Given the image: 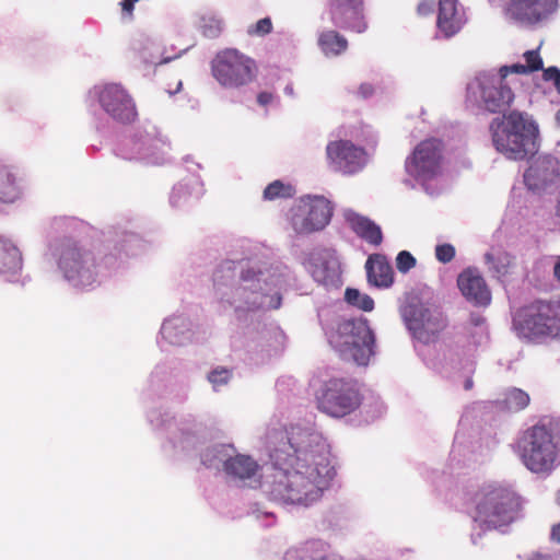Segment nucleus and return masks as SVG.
I'll list each match as a JSON object with an SVG mask.
<instances>
[{
    "label": "nucleus",
    "instance_id": "a211bd4d",
    "mask_svg": "<svg viewBox=\"0 0 560 560\" xmlns=\"http://www.w3.org/2000/svg\"><path fill=\"white\" fill-rule=\"evenodd\" d=\"M560 179V162L549 155H539L524 174L528 189L540 192L557 184Z\"/></svg>",
    "mask_w": 560,
    "mask_h": 560
},
{
    "label": "nucleus",
    "instance_id": "4468645a",
    "mask_svg": "<svg viewBox=\"0 0 560 560\" xmlns=\"http://www.w3.org/2000/svg\"><path fill=\"white\" fill-rule=\"evenodd\" d=\"M441 161V141L436 139L424 140L407 158L405 168L409 176L420 183H425L440 174Z\"/></svg>",
    "mask_w": 560,
    "mask_h": 560
},
{
    "label": "nucleus",
    "instance_id": "c756f323",
    "mask_svg": "<svg viewBox=\"0 0 560 560\" xmlns=\"http://www.w3.org/2000/svg\"><path fill=\"white\" fill-rule=\"evenodd\" d=\"M485 260L493 276L500 278L509 272L513 257L503 250H492L485 255Z\"/></svg>",
    "mask_w": 560,
    "mask_h": 560
},
{
    "label": "nucleus",
    "instance_id": "e433bc0d",
    "mask_svg": "<svg viewBox=\"0 0 560 560\" xmlns=\"http://www.w3.org/2000/svg\"><path fill=\"white\" fill-rule=\"evenodd\" d=\"M272 31V23L269 18H264L255 24L248 26L247 33L249 35L265 36Z\"/></svg>",
    "mask_w": 560,
    "mask_h": 560
},
{
    "label": "nucleus",
    "instance_id": "9d476101",
    "mask_svg": "<svg viewBox=\"0 0 560 560\" xmlns=\"http://www.w3.org/2000/svg\"><path fill=\"white\" fill-rule=\"evenodd\" d=\"M399 312L412 337L423 343L433 342L446 327L442 312L416 295L407 298Z\"/></svg>",
    "mask_w": 560,
    "mask_h": 560
},
{
    "label": "nucleus",
    "instance_id": "58836bf2",
    "mask_svg": "<svg viewBox=\"0 0 560 560\" xmlns=\"http://www.w3.org/2000/svg\"><path fill=\"white\" fill-rule=\"evenodd\" d=\"M436 259L443 264L450 262L455 256V248L451 244H442L435 247Z\"/></svg>",
    "mask_w": 560,
    "mask_h": 560
},
{
    "label": "nucleus",
    "instance_id": "f8f14e48",
    "mask_svg": "<svg viewBox=\"0 0 560 560\" xmlns=\"http://www.w3.org/2000/svg\"><path fill=\"white\" fill-rule=\"evenodd\" d=\"M329 201L323 196H305L291 210V226L298 234L324 229L331 218Z\"/></svg>",
    "mask_w": 560,
    "mask_h": 560
},
{
    "label": "nucleus",
    "instance_id": "f257e3e1",
    "mask_svg": "<svg viewBox=\"0 0 560 560\" xmlns=\"http://www.w3.org/2000/svg\"><path fill=\"white\" fill-rule=\"evenodd\" d=\"M266 448L271 462L261 490L283 505L310 506L317 502L336 475L329 445L311 425L270 428Z\"/></svg>",
    "mask_w": 560,
    "mask_h": 560
},
{
    "label": "nucleus",
    "instance_id": "49530a36",
    "mask_svg": "<svg viewBox=\"0 0 560 560\" xmlns=\"http://www.w3.org/2000/svg\"><path fill=\"white\" fill-rule=\"evenodd\" d=\"M527 560H551L548 556L533 555Z\"/></svg>",
    "mask_w": 560,
    "mask_h": 560
},
{
    "label": "nucleus",
    "instance_id": "412c9836",
    "mask_svg": "<svg viewBox=\"0 0 560 560\" xmlns=\"http://www.w3.org/2000/svg\"><path fill=\"white\" fill-rule=\"evenodd\" d=\"M457 285L467 301L486 306L491 301V293L481 273L475 268H467L458 275Z\"/></svg>",
    "mask_w": 560,
    "mask_h": 560
},
{
    "label": "nucleus",
    "instance_id": "5fc2aeb1",
    "mask_svg": "<svg viewBox=\"0 0 560 560\" xmlns=\"http://www.w3.org/2000/svg\"><path fill=\"white\" fill-rule=\"evenodd\" d=\"M226 447H228L232 453H234V448H233V446H232V445H228Z\"/></svg>",
    "mask_w": 560,
    "mask_h": 560
},
{
    "label": "nucleus",
    "instance_id": "dca6fc26",
    "mask_svg": "<svg viewBox=\"0 0 560 560\" xmlns=\"http://www.w3.org/2000/svg\"><path fill=\"white\" fill-rule=\"evenodd\" d=\"M330 167L342 174H354L366 164L365 151L348 140L331 141L326 148Z\"/></svg>",
    "mask_w": 560,
    "mask_h": 560
},
{
    "label": "nucleus",
    "instance_id": "ddd939ff",
    "mask_svg": "<svg viewBox=\"0 0 560 560\" xmlns=\"http://www.w3.org/2000/svg\"><path fill=\"white\" fill-rule=\"evenodd\" d=\"M255 63L236 49L218 52L212 74L220 84L236 88L249 83L254 79Z\"/></svg>",
    "mask_w": 560,
    "mask_h": 560
},
{
    "label": "nucleus",
    "instance_id": "f704fd0d",
    "mask_svg": "<svg viewBox=\"0 0 560 560\" xmlns=\"http://www.w3.org/2000/svg\"><path fill=\"white\" fill-rule=\"evenodd\" d=\"M292 195V187L284 185L280 180H275L269 184L264 190V198L266 200H275L277 198H285Z\"/></svg>",
    "mask_w": 560,
    "mask_h": 560
},
{
    "label": "nucleus",
    "instance_id": "20e7f679",
    "mask_svg": "<svg viewBox=\"0 0 560 560\" xmlns=\"http://www.w3.org/2000/svg\"><path fill=\"white\" fill-rule=\"evenodd\" d=\"M490 130L497 151L510 160H524L537 151L538 126L526 114L511 112L495 118Z\"/></svg>",
    "mask_w": 560,
    "mask_h": 560
},
{
    "label": "nucleus",
    "instance_id": "f3484780",
    "mask_svg": "<svg viewBox=\"0 0 560 560\" xmlns=\"http://www.w3.org/2000/svg\"><path fill=\"white\" fill-rule=\"evenodd\" d=\"M558 0H510L506 16L523 25L548 20L558 10Z\"/></svg>",
    "mask_w": 560,
    "mask_h": 560
},
{
    "label": "nucleus",
    "instance_id": "473e14b6",
    "mask_svg": "<svg viewBox=\"0 0 560 560\" xmlns=\"http://www.w3.org/2000/svg\"><path fill=\"white\" fill-rule=\"evenodd\" d=\"M345 300L352 306L364 312H371L374 308V301L368 294L361 293L357 289L348 288L345 293Z\"/></svg>",
    "mask_w": 560,
    "mask_h": 560
},
{
    "label": "nucleus",
    "instance_id": "a18cd8bd",
    "mask_svg": "<svg viewBox=\"0 0 560 560\" xmlns=\"http://www.w3.org/2000/svg\"><path fill=\"white\" fill-rule=\"evenodd\" d=\"M553 276L560 282V256L557 258L553 266Z\"/></svg>",
    "mask_w": 560,
    "mask_h": 560
},
{
    "label": "nucleus",
    "instance_id": "393cba45",
    "mask_svg": "<svg viewBox=\"0 0 560 560\" xmlns=\"http://www.w3.org/2000/svg\"><path fill=\"white\" fill-rule=\"evenodd\" d=\"M365 269L370 284L377 288H389L393 284V268L384 256L378 254L370 256Z\"/></svg>",
    "mask_w": 560,
    "mask_h": 560
},
{
    "label": "nucleus",
    "instance_id": "72a5a7b5",
    "mask_svg": "<svg viewBox=\"0 0 560 560\" xmlns=\"http://www.w3.org/2000/svg\"><path fill=\"white\" fill-rule=\"evenodd\" d=\"M504 404L509 410L518 411L529 404V396L520 388H511L505 394Z\"/></svg>",
    "mask_w": 560,
    "mask_h": 560
},
{
    "label": "nucleus",
    "instance_id": "6e6d98bb",
    "mask_svg": "<svg viewBox=\"0 0 560 560\" xmlns=\"http://www.w3.org/2000/svg\"><path fill=\"white\" fill-rule=\"evenodd\" d=\"M211 28H212V30L214 28V25H213V24L211 25Z\"/></svg>",
    "mask_w": 560,
    "mask_h": 560
},
{
    "label": "nucleus",
    "instance_id": "7ed1b4c3",
    "mask_svg": "<svg viewBox=\"0 0 560 560\" xmlns=\"http://www.w3.org/2000/svg\"><path fill=\"white\" fill-rule=\"evenodd\" d=\"M290 270L281 262H259L241 275L242 295L249 310H276L281 305L280 291L287 287Z\"/></svg>",
    "mask_w": 560,
    "mask_h": 560
},
{
    "label": "nucleus",
    "instance_id": "c03bdc74",
    "mask_svg": "<svg viewBox=\"0 0 560 560\" xmlns=\"http://www.w3.org/2000/svg\"><path fill=\"white\" fill-rule=\"evenodd\" d=\"M550 538L560 544V523L552 526Z\"/></svg>",
    "mask_w": 560,
    "mask_h": 560
},
{
    "label": "nucleus",
    "instance_id": "39448f33",
    "mask_svg": "<svg viewBox=\"0 0 560 560\" xmlns=\"http://www.w3.org/2000/svg\"><path fill=\"white\" fill-rule=\"evenodd\" d=\"M510 68L503 66L499 72H480L466 86V106L489 113H503L512 104L514 93L506 81Z\"/></svg>",
    "mask_w": 560,
    "mask_h": 560
},
{
    "label": "nucleus",
    "instance_id": "3c124183",
    "mask_svg": "<svg viewBox=\"0 0 560 560\" xmlns=\"http://www.w3.org/2000/svg\"><path fill=\"white\" fill-rule=\"evenodd\" d=\"M555 119H556L557 125L560 127V108L557 110Z\"/></svg>",
    "mask_w": 560,
    "mask_h": 560
},
{
    "label": "nucleus",
    "instance_id": "c9c22d12",
    "mask_svg": "<svg viewBox=\"0 0 560 560\" xmlns=\"http://www.w3.org/2000/svg\"><path fill=\"white\" fill-rule=\"evenodd\" d=\"M470 324L474 326V331H471V336L474 338H477L475 342L482 343V341L487 338V327L485 324V318L480 315L472 314L470 316Z\"/></svg>",
    "mask_w": 560,
    "mask_h": 560
},
{
    "label": "nucleus",
    "instance_id": "de8ad7c7",
    "mask_svg": "<svg viewBox=\"0 0 560 560\" xmlns=\"http://www.w3.org/2000/svg\"><path fill=\"white\" fill-rule=\"evenodd\" d=\"M472 386H474V382H472V380H471L470 377H467V378L465 380V382H464V388H465L466 390H469V389H471V388H472Z\"/></svg>",
    "mask_w": 560,
    "mask_h": 560
},
{
    "label": "nucleus",
    "instance_id": "bb28decb",
    "mask_svg": "<svg viewBox=\"0 0 560 560\" xmlns=\"http://www.w3.org/2000/svg\"><path fill=\"white\" fill-rule=\"evenodd\" d=\"M22 196V178L12 165L0 160V201L14 202Z\"/></svg>",
    "mask_w": 560,
    "mask_h": 560
},
{
    "label": "nucleus",
    "instance_id": "9b49d317",
    "mask_svg": "<svg viewBox=\"0 0 560 560\" xmlns=\"http://www.w3.org/2000/svg\"><path fill=\"white\" fill-rule=\"evenodd\" d=\"M315 398L323 412L337 418L351 413L361 404L355 384L337 377L324 381L315 390Z\"/></svg>",
    "mask_w": 560,
    "mask_h": 560
},
{
    "label": "nucleus",
    "instance_id": "603ef678",
    "mask_svg": "<svg viewBox=\"0 0 560 560\" xmlns=\"http://www.w3.org/2000/svg\"><path fill=\"white\" fill-rule=\"evenodd\" d=\"M215 23H217L218 32H221V30H222L221 21H215Z\"/></svg>",
    "mask_w": 560,
    "mask_h": 560
},
{
    "label": "nucleus",
    "instance_id": "423d86ee",
    "mask_svg": "<svg viewBox=\"0 0 560 560\" xmlns=\"http://www.w3.org/2000/svg\"><path fill=\"white\" fill-rule=\"evenodd\" d=\"M330 346L346 361L368 365L375 354V337L365 319H341L328 335Z\"/></svg>",
    "mask_w": 560,
    "mask_h": 560
},
{
    "label": "nucleus",
    "instance_id": "aec40b11",
    "mask_svg": "<svg viewBox=\"0 0 560 560\" xmlns=\"http://www.w3.org/2000/svg\"><path fill=\"white\" fill-rule=\"evenodd\" d=\"M330 14L334 25L362 33L366 23L362 15L361 0H331Z\"/></svg>",
    "mask_w": 560,
    "mask_h": 560
},
{
    "label": "nucleus",
    "instance_id": "37998d69",
    "mask_svg": "<svg viewBox=\"0 0 560 560\" xmlns=\"http://www.w3.org/2000/svg\"><path fill=\"white\" fill-rule=\"evenodd\" d=\"M273 100V95L269 92H261L257 96V102L261 106H266Z\"/></svg>",
    "mask_w": 560,
    "mask_h": 560
},
{
    "label": "nucleus",
    "instance_id": "a19ab883",
    "mask_svg": "<svg viewBox=\"0 0 560 560\" xmlns=\"http://www.w3.org/2000/svg\"><path fill=\"white\" fill-rule=\"evenodd\" d=\"M231 377V373L226 369H215L212 370V387H215L218 385H224L229 382Z\"/></svg>",
    "mask_w": 560,
    "mask_h": 560
},
{
    "label": "nucleus",
    "instance_id": "2eb2a0df",
    "mask_svg": "<svg viewBox=\"0 0 560 560\" xmlns=\"http://www.w3.org/2000/svg\"><path fill=\"white\" fill-rule=\"evenodd\" d=\"M303 264L316 282L334 288L341 284V264L335 249L316 247L307 254Z\"/></svg>",
    "mask_w": 560,
    "mask_h": 560
},
{
    "label": "nucleus",
    "instance_id": "2f4dec72",
    "mask_svg": "<svg viewBox=\"0 0 560 560\" xmlns=\"http://www.w3.org/2000/svg\"><path fill=\"white\" fill-rule=\"evenodd\" d=\"M526 63H515L510 68V72L527 74L542 69V59L539 56L538 49L527 50L524 54Z\"/></svg>",
    "mask_w": 560,
    "mask_h": 560
},
{
    "label": "nucleus",
    "instance_id": "79ce46f5",
    "mask_svg": "<svg viewBox=\"0 0 560 560\" xmlns=\"http://www.w3.org/2000/svg\"><path fill=\"white\" fill-rule=\"evenodd\" d=\"M434 2L432 0H424L419 3L418 5V12L421 15L429 14L433 11Z\"/></svg>",
    "mask_w": 560,
    "mask_h": 560
},
{
    "label": "nucleus",
    "instance_id": "7c9ffc66",
    "mask_svg": "<svg viewBox=\"0 0 560 560\" xmlns=\"http://www.w3.org/2000/svg\"><path fill=\"white\" fill-rule=\"evenodd\" d=\"M186 331V324L182 318L167 319L161 327L162 337L172 345H183L187 339Z\"/></svg>",
    "mask_w": 560,
    "mask_h": 560
},
{
    "label": "nucleus",
    "instance_id": "a878e982",
    "mask_svg": "<svg viewBox=\"0 0 560 560\" xmlns=\"http://www.w3.org/2000/svg\"><path fill=\"white\" fill-rule=\"evenodd\" d=\"M342 560L335 553L329 545L322 540H311L305 542L300 549L289 550L285 553V560Z\"/></svg>",
    "mask_w": 560,
    "mask_h": 560
},
{
    "label": "nucleus",
    "instance_id": "864d4df0",
    "mask_svg": "<svg viewBox=\"0 0 560 560\" xmlns=\"http://www.w3.org/2000/svg\"><path fill=\"white\" fill-rule=\"evenodd\" d=\"M556 501L560 505V490L557 492Z\"/></svg>",
    "mask_w": 560,
    "mask_h": 560
},
{
    "label": "nucleus",
    "instance_id": "c85d7f7f",
    "mask_svg": "<svg viewBox=\"0 0 560 560\" xmlns=\"http://www.w3.org/2000/svg\"><path fill=\"white\" fill-rule=\"evenodd\" d=\"M318 45L326 56H338L348 47L347 39L335 31H326L319 35Z\"/></svg>",
    "mask_w": 560,
    "mask_h": 560
},
{
    "label": "nucleus",
    "instance_id": "ea45409f",
    "mask_svg": "<svg viewBox=\"0 0 560 560\" xmlns=\"http://www.w3.org/2000/svg\"><path fill=\"white\" fill-rule=\"evenodd\" d=\"M545 81H551L555 85V89L560 94V70L557 67H549L544 70L542 73Z\"/></svg>",
    "mask_w": 560,
    "mask_h": 560
},
{
    "label": "nucleus",
    "instance_id": "6e6552de",
    "mask_svg": "<svg viewBox=\"0 0 560 560\" xmlns=\"http://www.w3.org/2000/svg\"><path fill=\"white\" fill-rule=\"evenodd\" d=\"M517 445L523 465L533 474L549 475L560 463L558 443L545 424L527 429Z\"/></svg>",
    "mask_w": 560,
    "mask_h": 560
},
{
    "label": "nucleus",
    "instance_id": "8fccbe9b",
    "mask_svg": "<svg viewBox=\"0 0 560 560\" xmlns=\"http://www.w3.org/2000/svg\"><path fill=\"white\" fill-rule=\"evenodd\" d=\"M176 57H177V56L164 57L160 63H167V62H170L171 60L175 59Z\"/></svg>",
    "mask_w": 560,
    "mask_h": 560
},
{
    "label": "nucleus",
    "instance_id": "f03ea898",
    "mask_svg": "<svg viewBox=\"0 0 560 560\" xmlns=\"http://www.w3.org/2000/svg\"><path fill=\"white\" fill-rule=\"evenodd\" d=\"M476 527L471 541L478 545L485 530H503L514 523L521 514L520 497L509 487L499 483L483 486L475 494Z\"/></svg>",
    "mask_w": 560,
    "mask_h": 560
},
{
    "label": "nucleus",
    "instance_id": "cd10ccee",
    "mask_svg": "<svg viewBox=\"0 0 560 560\" xmlns=\"http://www.w3.org/2000/svg\"><path fill=\"white\" fill-rule=\"evenodd\" d=\"M22 269V257L16 246L0 238V273L15 275Z\"/></svg>",
    "mask_w": 560,
    "mask_h": 560
},
{
    "label": "nucleus",
    "instance_id": "6ab92c4d",
    "mask_svg": "<svg viewBox=\"0 0 560 560\" xmlns=\"http://www.w3.org/2000/svg\"><path fill=\"white\" fill-rule=\"evenodd\" d=\"M100 103L107 114L119 121L131 122L137 117L135 103L120 85H106L100 93Z\"/></svg>",
    "mask_w": 560,
    "mask_h": 560
},
{
    "label": "nucleus",
    "instance_id": "4be33fe9",
    "mask_svg": "<svg viewBox=\"0 0 560 560\" xmlns=\"http://www.w3.org/2000/svg\"><path fill=\"white\" fill-rule=\"evenodd\" d=\"M215 457L223 462L225 472L234 480L250 483L257 481L259 465L253 457L244 454L215 455Z\"/></svg>",
    "mask_w": 560,
    "mask_h": 560
},
{
    "label": "nucleus",
    "instance_id": "09e8293b",
    "mask_svg": "<svg viewBox=\"0 0 560 560\" xmlns=\"http://www.w3.org/2000/svg\"><path fill=\"white\" fill-rule=\"evenodd\" d=\"M284 92H285V94H288V95H293V88H292L291 85H287V86L284 88Z\"/></svg>",
    "mask_w": 560,
    "mask_h": 560
},
{
    "label": "nucleus",
    "instance_id": "1a4fd4ad",
    "mask_svg": "<svg viewBox=\"0 0 560 560\" xmlns=\"http://www.w3.org/2000/svg\"><path fill=\"white\" fill-rule=\"evenodd\" d=\"M58 268L75 287L92 285L100 273L94 254L72 238L59 241L55 247Z\"/></svg>",
    "mask_w": 560,
    "mask_h": 560
},
{
    "label": "nucleus",
    "instance_id": "4c0bfd02",
    "mask_svg": "<svg viewBox=\"0 0 560 560\" xmlns=\"http://www.w3.org/2000/svg\"><path fill=\"white\" fill-rule=\"evenodd\" d=\"M416 266V258L407 250L400 252L396 257L397 269L406 273Z\"/></svg>",
    "mask_w": 560,
    "mask_h": 560
},
{
    "label": "nucleus",
    "instance_id": "5701e85b",
    "mask_svg": "<svg viewBox=\"0 0 560 560\" xmlns=\"http://www.w3.org/2000/svg\"><path fill=\"white\" fill-rule=\"evenodd\" d=\"M466 22L464 12L458 9L457 0H440L438 30L445 38L457 34Z\"/></svg>",
    "mask_w": 560,
    "mask_h": 560
},
{
    "label": "nucleus",
    "instance_id": "b1692460",
    "mask_svg": "<svg viewBox=\"0 0 560 560\" xmlns=\"http://www.w3.org/2000/svg\"><path fill=\"white\" fill-rule=\"evenodd\" d=\"M343 218L351 230L369 244L378 246L382 243L383 234L380 225L369 218L359 214L352 209H345Z\"/></svg>",
    "mask_w": 560,
    "mask_h": 560
},
{
    "label": "nucleus",
    "instance_id": "0eeeda50",
    "mask_svg": "<svg viewBox=\"0 0 560 560\" xmlns=\"http://www.w3.org/2000/svg\"><path fill=\"white\" fill-rule=\"evenodd\" d=\"M513 328L529 341L560 340V301H539L521 308L513 317Z\"/></svg>",
    "mask_w": 560,
    "mask_h": 560
}]
</instances>
